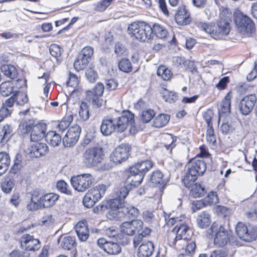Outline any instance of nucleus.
Masks as SVG:
<instances>
[{
    "mask_svg": "<svg viewBox=\"0 0 257 257\" xmlns=\"http://www.w3.org/2000/svg\"><path fill=\"white\" fill-rule=\"evenodd\" d=\"M129 124L135 127L134 115L130 111H124L117 118L103 119L100 126V131L104 136H109L114 132H124Z\"/></svg>",
    "mask_w": 257,
    "mask_h": 257,
    "instance_id": "f257e3e1",
    "label": "nucleus"
},
{
    "mask_svg": "<svg viewBox=\"0 0 257 257\" xmlns=\"http://www.w3.org/2000/svg\"><path fill=\"white\" fill-rule=\"evenodd\" d=\"M197 26L201 30L209 34L214 39H221L223 37L227 35L230 32L229 23L227 20L219 21L217 25L214 23H205L198 22Z\"/></svg>",
    "mask_w": 257,
    "mask_h": 257,
    "instance_id": "f03ea898",
    "label": "nucleus"
},
{
    "mask_svg": "<svg viewBox=\"0 0 257 257\" xmlns=\"http://www.w3.org/2000/svg\"><path fill=\"white\" fill-rule=\"evenodd\" d=\"M127 30L131 37L141 41L150 40L152 36V28L145 22H134L128 27Z\"/></svg>",
    "mask_w": 257,
    "mask_h": 257,
    "instance_id": "7ed1b4c3",
    "label": "nucleus"
},
{
    "mask_svg": "<svg viewBox=\"0 0 257 257\" xmlns=\"http://www.w3.org/2000/svg\"><path fill=\"white\" fill-rule=\"evenodd\" d=\"M128 193V191L125 187L120 188L118 198L110 199L107 201L109 210L106 214L107 218L109 220H119L118 214L121 212L122 199H124Z\"/></svg>",
    "mask_w": 257,
    "mask_h": 257,
    "instance_id": "20e7f679",
    "label": "nucleus"
},
{
    "mask_svg": "<svg viewBox=\"0 0 257 257\" xmlns=\"http://www.w3.org/2000/svg\"><path fill=\"white\" fill-rule=\"evenodd\" d=\"M207 233L214 236V243L223 246L229 240L230 233L221 225L213 222L207 230Z\"/></svg>",
    "mask_w": 257,
    "mask_h": 257,
    "instance_id": "39448f33",
    "label": "nucleus"
},
{
    "mask_svg": "<svg viewBox=\"0 0 257 257\" xmlns=\"http://www.w3.org/2000/svg\"><path fill=\"white\" fill-rule=\"evenodd\" d=\"M83 162L88 167H95L100 164L104 159L102 148L94 147L86 149L83 153Z\"/></svg>",
    "mask_w": 257,
    "mask_h": 257,
    "instance_id": "423d86ee",
    "label": "nucleus"
},
{
    "mask_svg": "<svg viewBox=\"0 0 257 257\" xmlns=\"http://www.w3.org/2000/svg\"><path fill=\"white\" fill-rule=\"evenodd\" d=\"M94 181V178L90 174H83L73 176L71 183L73 188L79 192H83L89 188Z\"/></svg>",
    "mask_w": 257,
    "mask_h": 257,
    "instance_id": "0eeeda50",
    "label": "nucleus"
},
{
    "mask_svg": "<svg viewBox=\"0 0 257 257\" xmlns=\"http://www.w3.org/2000/svg\"><path fill=\"white\" fill-rule=\"evenodd\" d=\"M105 190V186L104 185H99L89 190L84 196L83 205L87 208L92 207L96 202L100 199Z\"/></svg>",
    "mask_w": 257,
    "mask_h": 257,
    "instance_id": "6e6552de",
    "label": "nucleus"
},
{
    "mask_svg": "<svg viewBox=\"0 0 257 257\" xmlns=\"http://www.w3.org/2000/svg\"><path fill=\"white\" fill-rule=\"evenodd\" d=\"M234 22L239 32L242 35H250L254 30V24L251 20L242 14H237L234 17Z\"/></svg>",
    "mask_w": 257,
    "mask_h": 257,
    "instance_id": "1a4fd4ad",
    "label": "nucleus"
},
{
    "mask_svg": "<svg viewBox=\"0 0 257 257\" xmlns=\"http://www.w3.org/2000/svg\"><path fill=\"white\" fill-rule=\"evenodd\" d=\"M191 172L192 177L202 175L206 170V164L204 160L200 159L198 155L192 159L188 164V169Z\"/></svg>",
    "mask_w": 257,
    "mask_h": 257,
    "instance_id": "9d476101",
    "label": "nucleus"
},
{
    "mask_svg": "<svg viewBox=\"0 0 257 257\" xmlns=\"http://www.w3.org/2000/svg\"><path fill=\"white\" fill-rule=\"evenodd\" d=\"M130 150V147L128 145L121 144L112 152L110 159L114 163H120L128 158Z\"/></svg>",
    "mask_w": 257,
    "mask_h": 257,
    "instance_id": "9b49d317",
    "label": "nucleus"
},
{
    "mask_svg": "<svg viewBox=\"0 0 257 257\" xmlns=\"http://www.w3.org/2000/svg\"><path fill=\"white\" fill-rule=\"evenodd\" d=\"M81 133L80 127L76 124L70 127L63 137V143L66 147L74 145L78 141Z\"/></svg>",
    "mask_w": 257,
    "mask_h": 257,
    "instance_id": "f8f14e48",
    "label": "nucleus"
},
{
    "mask_svg": "<svg viewBox=\"0 0 257 257\" xmlns=\"http://www.w3.org/2000/svg\"><path fill=\"white\" fill-rule=\"evenodd\" d=\"M120 228L121 232L128 235H133L136 231L139 232L143 229V222L140 219L125 221L121 224Z\"/></svg>",
    "mask_w": 257,
    "mask_h": 257,
    "instance_id": "ddd939ff",
    "label": "nucleus"
},
{
    "mask_svg": "<svg viewBox=\"0 0 257 257\" xmlns=\"http://www.w3.org/2000/svg\"><path fill=\"white\" fill-rule=\"evenodd\" d=\"M97 243L100 248L109 254H117L121 251L120 246L117 242L108 241L104 238H99Z\"/></svg>",
    "mask_w": 257,
    "mask_h": 257,
    "instance_id": "4468645a",
    "label": "nucleus"
},
{
    "mask_svg": "<svg viewBox=\"0 0 257 257\" xmlns=\"http://www.w3.org/2000/svg\"><path fill=\"white\" fill-rule=\"evenodd\" d=\"M235 231L238 237L246 242H250L254 240L256 237L255 232L248 230L246 225L242 222H238L236 224Z\"/></svg>",
    "mask_w": 257,
    "mask_h": 257,
    "instance_id": "2eb2a0df",
    "label": "nucleus"
},
{
    "mask_svg": "<svg viewBox=\"0 0 257 257\" xmlns=\"http://www.w3.org/2000/svg\"><path fill=\"white\" fill-rule=\"evenodd\" d=\"M256 101V96L251 94L245 96L239 104V109L243 115H247L252 109Z\"/></svg>",
    "mask_w": 257,
    "mask_h": 257,
    "instance_id": "dca6fc26",
    "label": "nucleus"
},
{
    "mask_svg": "<svg viewBox=\"0 0 257 257\" xmlns=\"http://www.w3.org/2000/svg\"><path fill=\"white\" fill-rule=\"evenodd\" d=\"M21 246L28 250H36L40 248V242L29 234H24L21 238Z\"/></svg>",
    "mask_w": 257,
    "mask_h": 257,
    "instance_id": "f3484780",
    "label": "nucleus"
},
{
    "mask_svg": "<svg viewBox=\"0 0 257 257\" xmlns=\"http://www.w3.org/2000/svg\"><path fill=\"white\" fill-rule=\"evenodd\" d=\"M28 151L31 157L39 158L48 153V147L45 143H36L31 145Z\"/></svg>",
    "mask_w": 257,
    "mask_h": 257,
    "instance_id": "a211bd4d",
    "label": "nucleus"
},
{
    "mask_svg": "<svg viewBox=\"0 0 257 257\" xmlns=\"http://www.w3.org/2000/svg\"><path fill=\"white\" fill-rule=\"evenodd\" d=\"M175 19L177 23L182 26L186 25L191 21L190 14L184 6L178 8L175 16Z\"/></svg>",
    "mask_w": 257,
    "mask_h": 257,
    "instance_id": "6ab92c4d",
    "label": "nucleus"
},
{
    "mask_svg": "<svg viewBox=\"0 0 257 257\" xmlns=\"http://www.w3.org/2000/svg\"><path fill=\"white\" fill-rule=\"evenodd\" d=\"M153 163L150 160L138 162L130 168V173L144 175L153 167Z\"/></svg>",
    "mask_w": 257,
    "mask_h": 257,
    "instance_id": "aec40b11",
    "label": "nucleus"
},
{
    "mask_svg": "<svg viewBox=\"0 0 257 257\" xmlns=\"http://www.w3.org/2000/svg\"><path fill=\"white\" fill-rule=\"evenodd\" d=\"M46 126L43 123H38L35 125L31 134V140L34 142H37L45 137Z\"/></svg>",
    "mask_w": 257,
    "mask_h": 257,
    "instance_id": "412c9836",
    "label": "nucleus"
},
{
    "mask_svg": "<svg viewBox=\"0 0 257 257\" xmlns=\"http://www.w3.org/2000/svg\"><path fill=\"white\" fill-rule=\"evenodd\" d=\"M59 196L56 193H47L39 198L40 205L43 207L49 208L54 206L58 200Z\"/></svg>",
    "mask_w": 257,
    "mask_h": 257,
    "instance_id": "4be33fe9",
    "label": "nucleus"
},
{
    "mask_svg": "<svg viewBox=\"0 0 257 257\" xmlns=\"http://www.w3.org/2000/svg\"><path fill=\"white\" fill-rule=\"evenodd\" d=\"M77 235L81 241H86L89 236V230L85 220L78 222L75 227Z\"/></svg>",
    "mask_w": 257,
    "mask_h": 257,
    "instance_id": "5701e85b",
    "label": "nucleus"
},
{
    "mask_svg": "<svg viewBox=\"0 0 257 257\" xmlns=\"http://www.w3.org/2000/svg\"><path fill=\"white\" fill-rule=\"evenodd\" d=\"M189 227L186 224H182L178 227L177 230V234L172 242V245H175L177 243H181L185 242L188 238L187 232Z\"/></svg>",
    "mask_w": 257,
    "mask_h": 257,
    "instance_id": "b1692460",
    "label": "nucleus"
},
{
    "mask_svg": "<svg viewBox=\"0 0 257 257\" xmlns=\"http://www.w3.org/2000/svg\"><path fill=\"white\" fill-rule=\"evenodd\" d=\"M154 251V245L151 241L143 242L139 247L138 256L139 257H149Z\"/></svg>",
    "mask_w": 257,
    "mask_h": 257,
    "instance_id": "393cba45",
    "label": "nucleus"
},
{
    "mask_svg": "<svg viewBox=\"0 0 257 257\" xmlns=\"http://www.w3.org/2000/svg\"><path fill=\"white\" fill-rule=\"evenodd\" d=\"M140 212L138 208L133 206H124L121 209V212L118 214L119 220L124 216L128 218H135L138 217Z\"/></svg>",
    "mask_w": 257,
    "mask_h": 257,
    "instance_id": "a878e982",
    "label": "nucleus"
},
{
    "mask_svg": "<svg viewBox=\"0 0 257 257\" xmlns=\"http://www.w3.org/2000/svg\"><path fill=\"white\" fill-rule=\"evenodd\" d=\"M196 222L197 226L200 228H206L211 223L210 215L203 211L201 212L197 217Z\"/></svg>",
    "mask_w": 257,
    "mask_h": 257,
    "instance_id": "bb28decb",
    "label": "nucleus"
},
{
    "mask_svg": "<svg viewBox=\"0 0 257 257\" xmlns=\"http://www.w3.org/2000/svg\"><path fill=\"white\" fill-rule=\"evenodd\" d=\"M230 92H228L220 104V107L218 109L219 115L221 116L222 115H227L229 113L230 111Z\"/></svg>",
    "mask_w": 257,
    "mask_h": 257,
    "instance_id": "cd10ccee",
    "label": "nucleus"
},
{
    "mask_svg": "<svg viewBox=\"0 0 257 257\" xmlns=\"http://www.w3.org/2000/svg\"><path fill=\"white\" fill-rule=\"evenodd\" d=\"M12 134L13 131L10 125L6 124L0 126V144L7 143Z\"/></svg>",
    "mask_w": 257,
    "mask_h": 257,
    "instance_id": "c85d7f7f",
    "label": "nucleus"
},
{
    "mask_svg": "<svg viewBox=\"0 0 257 257\" xmlns=\"http://www.w3.org/2000/svg\"><path fill=\"white\" fill-rule=\"evenodd\" d=\"M46 141L53 147L59 145L61 142V137L60 135L54 131H50L45 136Z\"/></svg>",
    "mask_w": 257,
    "mask_h": 257,
    "instance_id": "c756f323",
    "label": "nucleus"
},
{
    "mask_svg": "<svg viewBox=\"0 0 257 257\" xmlns=\"http://www.w3.org/2000/svg\"><path fill=\"white\" fill-rule=\"evenodd\" d=\"M10 163L9 155L5 152L0 153V174H2L8 170Z\"/></svg>",
    "mask_w": 257,
    "mask_h": 257,
    "instance_id": "7c9ffc66",
    "label": "nucleus"
},
{
    "mask_svg": "<svg viewBox=\"0 0 257 257\" xmlns=\"http://www.w3.org/2000/svg\"><path fill=\"white\" fill-rule=\"evenodd\" d=\"M143 175L140 174L131 173L126 179V183L130 184L131 187H138L139 186L144 178Z\"/></svg>",
    "mask_w": 257,
    "mask_h": 257,
    "instance_id": "2f4dec72",
    "label": "nucleus"
},
{
    "mask_svg": "<svg viewBox=\"0 0 257 257\" xmlns=\"http://www.w3.org/2000/svg\"><path fill=\"white\" fill-rule=\"evenodd\" d=\"M170 116L167 114H160L154 119L153 125L156 127H162L168 123Z\"/></svg>",
    "mask_w": 257,
    "mask_h": 257,
    "instance_id": "473e14b6",
    "label": "nucleus"
},
{
    "mask_svg": "<svg viewBox=\"0 0 257 257\" xmlns=\"http://www.w3.org/2000/svg\"><path fill=\"white\" fill-rule=\"evenodd\" d=\"M162 173L159 171L154 172L151 176L150 181L154 186L164 185L165 181Z\"/></svg>",
    "mask_w": 257,
    "mask_h": 257,
    "instance_id": "72a5a7b5",
    "label": "nucleus"
},
{
    "mask_svg": "<svg viewBox=\"0 0 257 257\" xmlns=\"http://www.w3.org/2000/svg\"><path fill=\"white\" fill-rule=\"evenodd\" d=\"M89 62V60L78 55L74 62V67L76 71H80L85 69Z\"/></svg>",
    "mask_w": 257,
    "mask_h": 257,
    "instance_id": "f704fd0d",
    "label": "nucleus"
},
{
    "mask_svg": "<svg viewBox=\"0 0 257 257\" xmlns=\"http://www.w3.org/2000/svg\"><path fill=\"white\" fill-rule=\"evenodd\" d=\"M154 33L156 36L160 38L164 39L168 35L167 30L158 24H155L152 28V33Z\"/></svg>",
    "mask_w": 257,
    "mask_h": 257,
    "instance_id": "c9c22d12",
    "label": "nucleus"
},
{
    "mask_svg": "<svg viewBox=\"0 0 257 257\" xmlns=\"http://www.w3.org/2000/svg\"><path fill=\"white\" fill-rule=\"evenodd\" d=\"M1 70L6 76L12 79H15L17 77V71L13 65H4L2 66Z\"/></svg>",
    "mask_w": 257,
    "mask_h": 257,
    "instance_id": "e433bc0d",
    "label": "nucleus"
},
{
    "mask_svg": "<svg viewBox=\"0 0 257 257\" xmlns=\"http://www.w3.org/2000/svg\"><path fill=\"white\" fill-rule=\"evenodd\" d=\"M1 94L5 96L10 95L14 92V86L12 82L6 81L0 85Z\"/></svg>",
    "mask_w": 257,
    "mask_h": 257,
    "instance_id": "4c0bfd02",
    "label": "nucleus"
},
{
    "mask_svg": "<svg viewBox=\"0 0 257 257\" xmlns=\"http://www.w3.org/2000/svg\"><path fill=\"white\" fill-rule=\"evenodd\" d=\"M75 243L74 237L66 236L62 239L60 241V246L64 249H71Z\"/></svg>",
    "mask_w": 257,
    "mask_h": 257,
    "instance_id": "58836bf2",
    "label": "nucleus"
},
{
    "mask_svg": "<svg viewBox=\"0 0 257 257\" xmlns=\"http://www.w3.org/2000/svg\"><path fill=\"white\" fill-rule=\"evenodd\" d=\"M157 75L164 80H169L172 75V73L165 66L161 65L158 68Z\"/></svg>",
    "mask_w": 257,
    "mask_h": 257,
    "instance_id": "ea45409f",
    "label": "nucleus"
},
{
    "mask_svg": "<svg viewBox=\"0 0 257 257\" xmlns=\"http://www.w3.org/2000/svg\"><path fill=\"white\" fill-rule=\"evenodd\" d=\"M190 188V195L194 198L200 197L204 194V189L199 184H193Z\"/></svg>",
    "mask_w": 257,
    "mask_h": 257,
    "instance_id": "a19ab883",
    "label": "nucleus"
},
{
    "mask_svg": "<svg viewBox=\"0 0 257 257\" xmlns=\"http://www.w3.org/2000/svg\"><path fill=\"white\" fill-rule=\"evenodd\" d=\"M79 115L80 118L85 121L89 117L88 106L85 102H81L79 105Z\"/></svg>",
    "mask_w": 257,
    "mask_h": 257,
    "instance_id": "79ce46f5",
    "label": "nucleus"
},
{
    "mask_svg": "<svg viewBox=\"0 0 257 257\" xmlns=\"http://www.w3.org/2000/svg\"><path fill=\"white\" fill-rule=\"evenodd\" d=\"M104 85L100 82L97 83L92 91H87L88 97H90L93 95L102 96L104 91Z\"/></svg>",
    "mask_w": 257,
    "mask_h": 257,
    "instance_id": "37998d69",
    "label": "nucleus"
},
{
    "mask_svg": "<svg viewBox=\"0 0 257 257\" xmlns=\"http://www.w3.org/2000/svg\"><path fill=\"white\" fill-rule=\"evenodd\" d=\"M15 185L14 180L10 178H6L1 184L2 190L6 193H10Z\"/></svg>",
    "mask_w": 257,
    "mask_h": 257,
    "instance_id": "c03bdc74",
    "label": "nucleus"
},
{
    "mask_svg": "<svg viewBox=\"0 0 257 257\" xmlns=\"http://www.w3.org/2000/svg\"><path fill=\"white\" fill-rule=\"evenodd\" d=\"M33 120H29L22 122L19 125V130L22 134L30 132L34 126Z\"/></svg>",
    "mask_w": 257,
    "mask_h": 257,
    "instance_id": "a18cd8bd",
    "label": "nucleus"
},
{
    "mask_svg": "<svg viewBox=\"0 0 257 257\" xmlns=\"http://www.w3.org/2000/svg\"><path fill=\"white\" fill-rule=\"evenodd\" d=\"M204 200L206 205L207 206L217 204L218 202L219 199L216 192L212 191L204 198Z\"/></svg>",
    "mask_w": 257,
    "mask_h": 257,
    "instance_id": "49530a36",
    "label": "nucleus"
},
{
    "mask_svg": "<svg viewBox=\"0 0 257 257\" xmlns=\"http://www.w3.org/2000/svg\"><path fill=\"white\" fill-rule=\"evenodd\" d=\"M192 175L191 172L187 170L183 179L182 180L185 187L188 188H190L191 186L194 184L198 177V176H195L194 177H192Z\"/></svg>",
    "mask_w": 257,
    "mask_h": 257,
    "instance_id": "de8ad7c7",
    "label": "nucleus"
},
{
    "mask_svg": "<svg viewBox=\"0 0 257 257\" xmlns=\"http://www.w3.org/2000/svg\"><path fill=\"white\" fill-rule=\"evenodd\" d=\"M73 119V115H68L63 117L62 120L58 124V128L61 131H64L68 128Z\"/></svg>",
    "mask_w": 257,
    "mask_h": 257,
    "instance_id": "09e8293b",
    "label": "nucleus"
},
{
    "mask_svg": "<svg viewBox=\"0 0 257 257\" xmlns=\"http://www.w3.org/2000/svg\"><path fill=\"white\" fill-rule=\"evenodd\" d=\"M162 94L163 99L166 102L172 103L175 101L176 99V95L175 93L167 90V89L164 88L161 92Z\"/></svg>",
    "mask_w": 257,
    "mask_h": 257,
    "instance_id": "8fccbe9b",
    "label": "nucleus"
},
{
    "mask_svg": "<svg viewBox=\"0 0 257 257\" xmlns=\"http://www.w3.org/2000/svg\"><path fill=\"white\" fill-rule=\"evenodd\" d=\"M14 165L11 168V172L14 174L17 173L21 169L22 156L20 154H17L14 160Z\"/></svg>",
    "mask_w": 257,
    "mask_h": 257,
    "instance_id": "3c124183",
    "label": "nucleus"
},
{
    "mask_svg": "<svg viewBox=\"0 0 257 257\" xmlns=\"http://www.w3.org/2000/svg\"><path fill=\"white\" fill-rule=\"evenodd\" d=\"M155 116V112L152 109L143 111L140 116V119L143 123L149 122Z\"/></svg>",
    "mask_w": 257,
    "mask_h": 257,
    "instance_id": "603ef678",
    "label": "nucleus"
},
{
    "mask_svg": "<svg viewBox=\"0 0 257 257\" xmlns=\"http://www.w3.org/2000/svg\"><path fill=\"white\" fill-rule=\"evenodd\" d=\"M118 67L120 70L124 72H130L132 70V64L127 59H121L118 63Z\"/></svg>",
    "mask_w": 257,
    "mask_h": 257,
    "instance_id": "864d4df0",
    "label": "nucleus"
},
{
    "mask_svg": "<svg viewBox=\"0 0 257 257\" xmlns=\"http://www.w3.org/2000/svg\"><path fill=\"white\" fill-rule=\"evenodd\" d=\"M105 234L109 238H114L118 241L122 236L121 234H118L117 230L114 227H109L105 230Z\"/></svg>",
    "mask_w": 257,
    "mask_h": 257,
    "instance_id": "5fc2aeb1",
    "label": "nucleus"
},
{
    "mask_svg": "<svg viewBox=\"0 0 257 257\" xmlns=\"http://www.w3.org/2000/svg\"><path fill=\"white\" fill-rule=\"evenodd\" d=\"M39 199H37L36 196L32 195L31 197V202L27 205V208L28 210L33 211L37 210L39 207H42L39 202Z\"/></svg>",
    "mask_w": 257,
    "mask_h": 257,
    "instance_id": "6e6d98bb",
    "label": "nucleus"
},
{
    "mask_svg": "<svg viewBox=\"0 0 257 257\" xmlns=\"http://www.w3.org/2000/svg\"><path fill=\"white\" fill-rule=\"evenodd\" d=\"M49 51L51 55L57 60L62 54L61 48L58 45L55 44L50 45Z\"/></svg>",
    "mask_w": 257,
    "mask_h": 257,
    "instance_id": "4d7b16f0",
    "label": "nucleus"
},
{
    "mask_svg": "<svg viewBox=\"0 0 257 257\" xmlns=\"http://www.w3.org/2000/svg\"><path fill=\"white\" fill-rule=\"evenodd\" d=\"M16 96L17 103L19 105H23L28 101V97L24 92H18L14 94Z\"/></svg>",
    "mask_w": 257,
    "mask_h": 257,
    "instance_id": "13d9d810",
    "label": "nucleus"
},
{
    "mask_svg": "<svg viewBox=\"0 0 257 257\" xmlns=\"http://www.w3.org/2000/svg\"><path fill=\"white\" fill-rule=\"evenodd\" d=\"M114 0H102L99 2L96 5L95 10L97 11L102 12L111 4Z\"/></svg>",
    "mask_w": 257,
    "mask_h": 257,
    "instance_id": "bf43d9fd",
    "label": "nucleus"
},
{
    "mask_svg": "<svg viewBox=\"0 0 257 257\" xmlns=\"http://www.w3.org/2000/svg\"><path fill=\"white\" fill-rule=\"evenodd\" d=\"M67 184L64 181L61 180L57 183V188L62 193L67 195L71 194V191L67 188Z\"/></svg>",
    "mask_w": 257,
    "mask_h": 257,
    "instance_id": "052dcab7",
    "label": "nucleus"
},
{
    "mask_svg": "<svg viewBox=\"0 0 257 257\" xmlns=\"http://www.w3.org/2000/svg\"><path fill=\"white\" fill-rule=\"evenodd\" d=\"M69 79L67 81V85L72 87H76L79 84L78 77L73 73L69 72Z\"/></svg>",
    "mask_w": 257,
    "mask_h": 257,
    "instance_id": "680f3d73",
    "label": "nucleus"
},
{
    "mask_svg": "<svg viewBox=\"0 0 257 257\" xmlns=\"http://www.w3.org/2000/svg\"><path fill=\"white\" fill-rule=\"evenodd\" d=\"M93 49L90 46H87L82 49L79 55L82 56L83 57L90 60L91 56L93 54Z\"/></svg>",
    "mask_w": 257,
    "mask_h": 257,
    "instance_id": "e2e57ef3",
    "label": "nucleus"
},
{
    "mask_svg": "<svg viewBox=\"0 0 257 257\" xmlns=\"http://www.w3.org/2000/svg\"><path fill=\"white\" fill-rule=\"evenodd\" d=\"M86 76L90 82H94L97 78L96 72L92 67H89L86 70Z\"/></svg>",
    "mask_w": 257,
    "mask_h": 257,
    "instance_id": "0e129e2a",
    "label": "nucleus"
},
{
    "mask_svg": "<svg viewBox=\"0 0 257 257\" xmlns=\"http://www.w3.org/2000/svg\"><path fill=\"white\" fill-rule=\"evenodd\" d=\"M12 111V109L3 105L0 109V122L2 121L5 117L10 115Z\"/></svg>",
    "mask_w": 257,
    "mask_h": 257,
    "instance_id": "69168bd1",
    "label": "nucleus"
},
{
    "mask_svg": "<svg viewBox=\"0 0 257 257\" xmlns=\"http://www.w3.org/2000/svg\"><path fill=\"white\" fill-rule=\"evenodd\" d=\"M228 251L225 249L215 250L212 252L209 257H227Z\"/></svg>",
    "mask_w": 257,
    "mask_h": 257,
    "instance_id": "338daca9",
    "label": "nucleus"
},
{
    "mask_svg": "<svg viewBox=\"0 0 257 257\" xmlns=\"http://www.w3.org/2000/svg\"><path fill=\"white\" fill-rule=\"evenodd\" d=\"M118 83L115 80L111 79L106 81L105 87L108 91L113 90L116 88Z\"/></svg>",
    "mask_w": 257,
    "mask_h": 257,
    "instance_id": "774afa93",
    "label": "nucleus"
}]
</instances>
